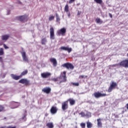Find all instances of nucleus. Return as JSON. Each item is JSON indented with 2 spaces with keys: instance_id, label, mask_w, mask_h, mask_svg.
Listing matches in <instances>:
<instances>
[{
  "instance_id": "58836bf2",
  "label": "nucleus",
  "mask_w": 128,
  "mask_h": 128,
  "mask_svg": "<svg viewBox=\"0 0 128 128\" xmlns=\"http://www.w3.org/2000/svg\"><path fill=\"white\" fill-rule=\"evenodd\" d=\"M26 114H24V116L22 117V120H26Z\"/></svg>"
},
{
  "instance_id": "f257e3e1",
  "label": "nucleus",
  "mask_w": 128,
  "mask_h": 128,
  "mask_svg": "<svg viewBox=\"0 0 128 128\" xmlns=\"http://www.w3.org/2000/svg\"><path fill=\"white\" fill-rule=\"evenodd\" d=\"M59 79L60 81L58 84H60L62 82H66V72L64 71L62 73H61Z\"/></svg>"
},
{
  "instance_id": "864d4df0",
  "label": "nucleus",
  "mask_w": 128,
  "mask_h": 128,
  "mask_svg": "<svg viewBox=\"0 0 128 128\" xmlns=\"http://www.w3.org/2000/svg\"><path fill=\"white\" fill-rule=\"evenodd\" d=\"M84 94V92L80 93V94Z\"/></svg>"
},
{
  "instance_id": "37998d69",
  "label": "nucleus",
  "mask_w": 128,
  "mask_h": 128,
  "mask_svg": "<svg viewBox=\"0 0 128 128\" xmlns=\"http://www.w3.org/2000/svg\"><path fill=\"white\" fill-rule=\"evenodd\" d=\"M80 14H82V12H80V11H78L77 14H78V16H80Z\"/></svg>"
},
{
  "instance_id": "b1692460",
  "label": "nucleus",
  "mask_w": 128,
  "mask_h": 128,
  "mask_svg": "<svg viewBox=\"0 0 128 128\" xmlns=\"http://www.w3.org/2000/svg\"><path fill=\"white\" fill-rule=\"evenodd\" d=\"M28 72V70H25L23 71L20 75V78H22L23 76H26V74H27Z\"/></svg>"
},
{
  "instance_id": "4468645a",
  "label": "nucleus",
  "mask_w": 128,
  "mask_h": 128,
  "mask_svg": "<svg viewBox=\"0 0 128 128\" xmlns=\"http://www.w3.org/2000/svg\"><path fill=\"white\" fill-rule=\"evenodd\" d=\"M21 54L23 60H24V62H28V57H26V52H22Z\"/></svg>"
},
{
  "instance_id": "a18cd8bd",
  "label": "nucleus",
  "mask_w": 128,
  "mask_h": 128,
  "mask_svg": "<svg viewBox=\"0 0 128 128\" xmlns=\"http://www.w3.org/2000/svg\"><path fill=\"white\" fill-rule=\"evenodd\" d=\"M0 62H2V57H0Z\"/></svg>"
},
{
  "instance_id": "6e6d98bb",
  "label": "nucleus",
  "mask_w": 128,
  "mask_h": 128,
  "mask_svg": "<svg viewBox=\"0 0 128 128\" xmlns=\"http://www.w3.org/2000/svg\"><path fill=\"white\" fill-rule=\"evenodd\" d=\"M127 56H128V54H127Z\"/></svg>"
},
{
  "instance_id": "13d9d810",
  "label": "nucleus",
  "mask_w": 128,
  "mask_h": 128,
  "mask_svg": "<svg viewBox=\"0 0 128 128\" xmlns=\"http://www.w3.org/2000/svg\"><path fill=\"white\" fill-rule=\"evenodd\" d=\"M22 50H24V48H22Z\"/></svg>"
},
{
  "instance_id": "6e6552de",
  "label": "nucleus",
  "mask_w": 128,
  "mask_h": 128,
  "mask_svg": "<svg viewBox=\"0 0 128 128\" xmlns=\"http://www.w3.org/2000/svg\"><path fill=\"white\" fill-rule=\"evenodd\" d=\"M19 84H24L26 86H28L30 84V80L26 78H22L18 81Z\"/></svg>"
},
{
  "instance_id": "1a4fd4ad",
  "label": "nucleus",
  "mask_w": 128,
  "mask_h": 128,
  "mask_svg": "<svg viewBox=\"0 0 128 128\" xmlns=\"http://www.w3.org/2000/svg\"><path fill=\"white\" fill-rule=\"evenodd\" d=\"M50 40H54V30L53 27L50 28Z\"/></svg>"
},
{
  "instance_id": "bf43d9fd",
  "label": "nucleus",
  "mask_w": 128,
  "mask_h": 128,
  "mask_svg": "<svg viewBox=\"0 0 128 128\" xmlns=\"http://www.w3.org/2000/svg\"><path fill=\"white\" fill-rule=\"evenodd\" d=\"M6 118H4V119L6 120Z\"/></svg>"
},
{
  "instance_id": "412c9836",
  "label": "nucleus",
  "mask_w": 128,
  "mask_h": 128,
  "mask_svg": "<svg viewBox=\"0 0 128 128\" xmlns=\"http://www.w3.org/2000/svg\"><path fill=\"white\" fill-rule=\"evenodd\" d=\"M9 38H10V36L8 35H3L2 36V40H8Z\"/></svg>"
},
{
  "instance_id": "7c9ffc66",
  "label": "nucleus",
  "mask_w": 128,
  "mask_h": 128,
  "mask_svg": "<svg viewBox=\"0 0 128 128\" xmlns=\"http://www.w3.org/2000/svg\"><path fill=\"white\" fill-rule=\"evenodd\" d=\"M80 126H81L82 128H86V123H80Z\"/></svg>"
},
{
  "instance_id": "603ef678",
  "label": "nucleus",
  "mask_w": 128,
  "mask_h": 128,
  "mask_svg": "<svg viewBox=\"0 0 128 128\" xmlns=\"http://www.w3.org/2000/svg\"><path fill=\"white\" fill-rule=\"evenodd\" d=\"M0 128H6V126H2Z\"/></svg>"
},
{
  "instance_id": "f8f14e48",
  "label": "nucleus",
  "mask_w": 128,
  "mask_h": 128,
  "mask_svg": "<svg viewBox=\"0 0 128 128\" xmlns=\"http://www.w3.org/2000/svg\"><path fill=\"white\" fill-rule=\"evenodd\" d=\"M51 91H52V89L50 87H46V88H44L42 90V92H44L45 94H50Z\"/></svg>"
},
{
  "instance_id": "e433bc0d",
  "label": "nucleus",
  "mask_w": 128,
  "mask_h": 128,
  "mask_svg": "<svg viewBox=\"0 0 128 128\" xmlns=\"http://www.w3.org/2000/svg\"><path fill=\"white\" fill-rule=\"evenodd\" d=\"M4 110V106L2 105H0V112H2L3 110Z\"/></svg>"
},
{
  "instance_id": "5701e85b",
  "label": "nucleus",
  "mask_w": 128,
  "mask_h": 128,
  "mask_svg": "<svg viewBox=\"0 0 128 128\" xmlns=\"http://www.w3.org/2000/svg\"><path fill=\"white\" fill-rule=\"evenodd\" d=\"M46 126L48 128H54V123L48 122L46 124Z\"/></svg>"
},
{
  "instance_id": "ddd939ff",
  "label": "nucleus",
  "mask_w": 128,
  "mask_h": 128,
  "mask_svg": "<svg viewBox=\"0 0 128 128\" xmlns=\"http://www.w3.org/2000/svg\"><path fill=\"white\" fill-rule=\"evenodd\" d=\"M60 48L62 50H66V52H68L69 53L72 50V48H68V46H62Z\"/></svg>"
},
{
  "instance_id": "a19ab883",
  "label": "nucleus",
  "mask_w": 128,
  "mask_h": 128,
  "mask_svg": "<svg viewBox=\"0 0 128 128\" xmlns=\"http://www.w3.org/2000/svg\"><path fill=\"white\" fill-rule=\"evenodd\" d=\"M4 47L5 49H7L8 48V46H6V44H4Z\"/></svg>"
},
{
  "instance_id": "4be33fe9",
  "label": "nucleus",
  "mask_w": 128,
  "mask_h": 128,
  "mask_svg": "<svg viewBox=\"0 0 128 128\" xmlns=\"http://www.w3.org/2000/svg\"><path fill=\"white\" fill-rule=\"evenodd\" d=\"M86 124L87 128H92V123L90 122L89 121H87L86 122Z\"/></svg>"
},
{
  "instance_id": "c9c22d12",
  "label": "nucleus",
  "mask_w": 128,
  "mask_h": 128,
  "mask_svg": "<svg viewBox=\"0 0 128 128\" xmlns=\"http://www.w3.org/2000/svg\"><path fill=\"white\" fill-rule=\"evenodd\" d=\"M79 114H80V116H81L82 118H84V116H86V114L83 112H80Z\"/></svg>"
},
{
  "instance_id": "7ed1b4c3",
  "label": "nucleus",
  "mask_w": 128,
  "mask_h": 128,
  "mask_svg": "<svg viewBox=\"0 0 128 128\" xmlns=\"http://www.w3.org/2000/svg\"><path fill=\"white\" fill-rule=\"evenodd\" d=\"M66 28H63L57 31L58 36H66Z\"/></svg>"
},
{
  "instance_id": "2f4dec72",
  "label": "nucleus",
  "mask_w": 128,
  "mask_h": 128,
  "mask_svg": "<svg viewBox=\"0 0 128 128\" xmlns=\"http://www.w3.org/2000/svg\"><path fill=\"white\" fill-rule=\"evenodd\" d=\"M120 66V63H119V64H113V65H110V66H112V68H114V67H116V66Z\"/></svg>"
},
{
  "instance_id": "09e8293b",
  "label": "nucleus",
  "mask_w": 128,
  "mask_h": 128,
  "mask_svg": "<svg viewBox=\"0 0 128 128\" xmlns=\"http://www.w3.org/2000/svg\"><path fill=\"white\" fill-rule=\"evenodd\" d=\"M10 11L8 10V12H7V14H10Z\"/></svg>"
},
{
  "instance_id": "9b49d317",
  "label": "nucleus",
  "mask_w": 128,
  "mask_h": 128,
  "mask_svg": "<svg viewBox=\"0 0 128 128\" xmlns=\"http://www.w3.org/2000/svg\"><path fill=\"white\" fill-rule=\"evenodd\" d=\"M18 106H20V103L18 102H12L10 103V106H12L11 108H16Z\"/></svg>"
},
{
  "instance_id": "f03ea898",
  "label": "nucleus",
  "mask_w": 128,
  "mask_h": 128,
  "mask_svg": "<svg viewBox=\"0 0 128 128\" xmlns=\"http://www.w3.org/2000/svg\"><path fill=\"white\" fill-rule=\"evenodd\" d=\"M116 86H118L116 82L112 81V84H110V86L108 90V92H112V90H114V88H116Z\"/></svg>"
},
{
  "instance_id": "dca6fc26",
  "label": "nucleus",
  "mask_w": 128,
  "mask_h": 128,
  "mask_svg": "<svg viewBox=\"0 0 128 128\" xmlns=\"http://www.w3.org/2000/svg\"><path fill=\"white\" fill-rule=\"evenodd\" d=\"M10 76L13 80H20V78H22L20 75L18 76L14 74H11Z\"/></svg>"
},
{
  "instance_id": "39448f33",
  "label": "nucleus",
  "mask_w": 128,
  "mask_h": 128,
  "mask_svg": "<svg viewBox=\"0 0 128 128\" xmlns=\"http://www.w3.org/2000/svg\"><path fill=\"white\" fill-rule=\"evenodd\" d=\"M94 96L96 98H100L106 96V94H102L100 92H94Z\"/></svg>"
},
{
  "instance_id": "2eb2a0df",
  "label": "nucleus",
  "mask_w": 128,
  "mask_h": 128,
  "mask_svg": "<svg viewBox=\"0 0 128 128\" xmlns=\"http://www.w3.org/2000/svg\"><path fill=\"white\" fill-rule=\"evenodd\" d=\"M50 62L53 64L54 66H56L58 65V62L56 61V59L54 58H50Z\"/></svg>"
},
{
  "instance_id": "20e7f679",
  "label": "nucleus",
  "mask_w": 128,
  "mask_h": 128,
  "mask_svg": "<svg viewBox=\"0 0 128 128\" xmlns=\"http://www.w3.org/2000/svg\"><path fill=\"white\" fill-rule=\"evenodd\" d=\"M62 66L64 68H66L67 70H74V65L70 63L64 64L62 65Z\"/></svg>"
},
{
  "instance_id": "f704fd0d",
  "label": "nucleus",
  "mask_w": 128,
  "mask_h": 128,
  "mask_svg": "<svg viewBox=\"0 0 128 128\" xmlns=\"http://www.w3.org/2000/svg\"><path fill=\"white\" fill-rule=\"evenodd\" d=\"M72 84L74 86H80V84H78V82H76V83L72 82Z\"/></svg>"
},
{
  "instance_id": "0eeeda50",
  "label": "nucleus",
  "mask_w": 128,
  "mask_h": 128,
  "mask_svg": "<svg viewBox=\"0 0 128 128\" xmlns=\"http://www.w3.org/2000/svg\"><path fill=\"white\" fill-rule=\"evenodd\" d=\"M120 66L124 68H128V60H123L120 62Z\"/></svg>"
},
{
  "instance_id": "c85d7f7f",
  "label": "nucleus",
  "mask_w": 128,
  "mask_h": 128,
  "mask_svg": "<svg viewBox=\"0 0 128 128\" xmlns=\"http://www.w3.org/2000/svg\"><path fill=\"white\" fill-rule=\"evenodd\" d=\"M51 80H52L53 82H58L60 80V77H58L56 78H53L51 79Z\"/></svg>"
},
{
  "instance_id": "ea45409f",
  "label": "nucleus",
  "mask_w": 128,
  "mask_h": 128,
  "mask_svg": "<svg viewBox=\"0 0 128 128\" xmlns=\"http://www.w3.org/2000/svg\"><path fill=\"white\" fill-rule=\"evenodd\" d=\"M6 128H16V126H7Z\"/></svg>"
},
{
  "instance_id": "3c124183",
  "label": "nucleus",
  "mask_w": 128,
  "mask_h": 128,
  "mask_svg": "<svg viewBox=\"0 0 128 128\" xmlns=\"http://www.w3.org/2000/svg\"><path fill=\"white\" fill-rule=\"evenodd\" d=\"M122 114H124V110L122 111Z\"/></svg>"
},
{
  "instance_id": "72a5a7b5",
  "label": "nucleus",
  "mask_w": 128,
  "mask_h": 128,
  "mask_svg": "<svg viewBox=\"0 0 128 128\" xmlns=\"http://www.w3.org/2000/svg\"><path fill=\"white\" fill-rule=\"evenodd\" d=\"M4 48H0V56H2L4 54Z\"/></svg>"
},
{
  "instance_id": "a878e982",
  "label": "nucleus",
  "mask_w": 128,
  "mask_h": 128,
  "mask_svg": "<svg viewBox=\"0 0 128 128\" xmlns=\"http://www.w3.org/2000/svg\"><path fill=\"white\" fill-rule=\"evenodd\" d=\"M96 24H102V21L100 20V18H97L96 19Z\"/></svg>"
},
{
  "instance_id": "79ce46f5",
  "label": "nucleus",
  "mask_w": 128,
  "mask_h": 128,
  "mask_svg": "<svg viewBox=\"0 0 128 128\" xmlns=\"http://www.w3.org/2000/svg\"><path fill=\"white\" fill-rule=\"evenodd\" d=\"M74 0H70L69 1V4H72L74 2Z\"/></svg>"
},
{
  "instance_id": "8fccbe9b",
  "label": "nucleus",
  "mask_w": 128,
  "mask_h": 128,
  "mask_svg": "<svg viewBox=\"0 0 128 128\" xmlns=\"http://www.w3.org/2000/svg\"><path fill=\"white\" fill-rule=\"evenodd\" d=\"M68 18H70V14L69 13V14H68Z\"/></svg>"
},
{
  "instance_id": "c03bdc74",
  "label": "nucleus",
  "mask_w": 128,
  "mask_h": 128,
  "mask_svg": "<svg viewBox=\"0 0 128 128\" xmlns=\"http://www.w3.org/2000/svg\"><path fill=\"white\" fill-rule=\"evenodd\" d=\"M80 78H84V75L80 76Z\"/></svg>"
},
{
  "instance_id": "393cba45",
  "label": "nucleus",
  "mask_w": 128,
  "mask_h": 128,
  "mask_svg": "<svg viewBox=\"0 0 128 128\" xmlns=\"http://www.w3.org/2000/svg\"><path fill=\"white\" fill-rule=\"evenodd\" d=\"M46 42L47 40L46 38H42L41 40L42 44H44V46H46Z\"/></svg>"
},
{
  "instance_id": "c756f323",
  "label": "nucleus",
  "mask_w": 128,
  "mask_h": 128,
  "mask_svg": "<svg viewBox=\"0 0 128 128\" xmlns=\"http://www.w3.org/2000/svg\"><path fill=\"white\" fill-rule=\"evenodd\" d=\"M64 12H68V4H66L64 7Z\"/></svg>"
},
{
  "instance_id": "423d86ee",
  "label": "nucleus",
  "mask_w": 128,
  "mask_h": 128,
  "mask_svg": "<svg viewBox=\"0 0 128 128\" xmlns=\"http://www.w3.org/2000/svg\"><path fill=\"white\" fill-rule=\"evenodd\" d=\"M62 108L63 112L66 110L68 108V101H65L62 104Z\"/></svg>"
},
{
  "instance_id": "4d7b16f0",
  "label": "nucleus",
  "mask_w": 128,
  "mask_h": 128,
  "mask_svg": "<svg viewBox=\"0 0 128 128\" xmlns=\"http://www.w3.org/2000/svg\"><path fill=\"white\" fill-rule=\"evenodd\" d=\"M104 104H106V102H104Z\"/></svg>"
},
{
  "instance_id": "4c0bfd02",
  "label": "nucleus",
  "mask_w": 128,
  "mask_h": 128,
  "mask_svg": "<svg viewBox=\"0 0 128 128\" xmlns=\"http://www.w3.org/2000/svg\"><path fill=\"white\" fill-rule=\"evenodd\" d=\"M54 18V16H50L49 17V20H52Z\"/></svg>"
},
{
  "instance_id": "a211bd4d",
  "label": "nucleus",
  "mask_w": 128,
  "mask_h": 128,
  "mask_svg": "<svg viewBox=\"0 0 128 128\" xmlns=\"http://www.w3.org/2000/svg\"><path fill=\"white\" fill-rule=\"evenodd\" d=\"M97 122H98V128H102V119L98 118L97 119Z\"/></svg>"
},
{
  "instance_id": "6ab92c4d",
  "label": "nucleus",
  "mask_w": 128,
  "mask_h": 128,
  "mask_svg": "<svg viewBox=\"0 0 128 128\" xmlns=\"http://www.w3.org/2000/svg\"><path fill=\"white\" fill-rule=\"evenodd\" d=\"M66 102H70V104L71 106H74V104H76V100H74L72 99V98L68 99V100H66Z\"/></svg>"
},
{
  "instance_id": "49530a36",
  "label": "nucleus",
  "mask_w": 128,
  "mask_h": 128,
  "mask_svg": "<svg viewBox=\"0 0 128 128\" xmlns=\"http://www.w3.org/2000/svg\"><path fill=\"white\" fill-rule=\"evenodd\" d=\"M126 106V108L127 110H128V103L127 104H126V106Z\"/></svg>"
},
{
  "instance_id": "de8ad7c7",
  "label": "nucleus",
  "mask_w": 128,
  "mask_h": 128,
  "mask_svg": "<svg viewBox=\"0 0 128 128\" xmlns=\"http://www.w3.org/2000/svg\"><path fill=\"white\" fill-rule=\"evenodd\" d=\"M110 18H112V15L111 14H109Z\"/></svg>"
},
{
  "instance_id": "9d476101",
  "label": "nucleus",
  "mask_w": 128,
  "mask_h": 128,
  "mask_svg": "<svg viewBox=\"0 0 128 128\" xmlns=\"http://www.w3.org/2000/svg\"><path fill=\"white\" fill-rule=\"evenodd\" d=\"M52 76V74L48 72H45L41 74V76L42 78H48L49 76Z\"/></svg>"
},
{
  "instance_id": "5fc2aeb1",
  "label": "nucleus",
  "mask_w": 128,
  "mask_h": 128,
  "mask_svg": "<svg viewBox=\"0 0 128 128\" xmlns=\"http://www.w3.org/2000/svg\"><path fill=\"white\" fill-rule=\"evenodd\" d=\"M26 114V111H25Z\"/></svg>"
},
{
  "instance_id": "f3484780",
  "label": "nucleus",
  "mask_w": 128,
  "mask_h": 128,
  "mask_svg": "<svg viewBox=\"0 0 128 128\" xmlns=\"http://www.w3.org/2000/svg\"><path fill=\"white\" fill-rule=\"evenodd\" d=\"M58 112V110H56V107L52 106L50 109V112L52 114H56V113Z\"/></svg>"
},
{
  "instance_id": "473e14b6",
  "label": "nucleus",
  "mask_w": 128,
  "mask_h": 128,
  "mask_svg": "<svg viewBox=\"0 0 128 128\" xmlns=\"http://www.w3.org/2000/svg\"><path fill=\"white\" fill-rule=\"evenodd\" d=\"M56 22H60V17H58V14L56 13Z\"/></svg>"
},
{
  "instance_id": "bb28decb",
  "label": "nucleus",
  "mask_w": 128,
  "mask_h": 128,
  "mask_svg": "<svg viewBox=\"0 0 128 128\" xmlns=\"http://www.w3.org/2000/svg\"><path fill=\"white\" fill-rule=\"evenodd\" d=\"M85 116H87V118H91L92 113H90V112H87V113L85 114Z\"/></svg>"
},
{
  "instance_id": "aec40b11",
  "label": "nucleus",
  "mask_w": 128,
  "mask_h": 128,
  "mask_svg": "<svg viewBox=\"0 0 128 128\" xmlns=\"http://www.w3.org/2000/svg\"><path fill=\"white\" fill-rule=\"evenodd\" d=\"M26 16H20L19 17H18L17 18H18V20H20V22H24V20H26Z\"/></svg>"
},
{
  "instance_id": "cd10ccee",
  "label": "nucleus",
  "mask_w": 128,
  "mask_h": 128,
  "mask_svg": "<svg viewBox=\"0 0 128 128\" xmlns=\"http://www.w3.org/2000/svg\"><path fill=\"white\" fill-rule=\"evenodd\" d=\"M94 2L96 4H101L102 3V0H94Z\"/></svg>"
}]
</instances>
